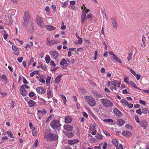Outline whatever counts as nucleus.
<instances>
[{
    "instance_id": "obj_1",
    "label": "nucleus",
    "mask_w": 149,
    "mask_h": 149,
    "mask_svg": "<svg viewBox=\"0 0 149 149\" xmlns=\"http://www.w3.org/2000/svg\"><path fill=\"white\" fill-rule=\"evenodd\" d=\"M120 82H118L117 80H114L110 82L108 81V85L110 86V89L113 92L116 91L117 89V87L120 86Z\"/></svg>"
},
{
    "instance_id": "obj_2",
    "label": "nucleus",
    "mask_w": 149,
    "mask_h": 149,
    "mask_svg": "<svg viewBox=\"0 0 149 149\" xmlns=\"http://www.w3.org/2000/svg\"><path fill=\"white\" fill-rule=\"evenodd\" d=\"M84 99L90 106L93 107L96 105V101L94 98L92 96H85L84 97Z\"/></svg>"
},
{
    "instance_id": "obj_3",
    "label": "nucleus",
    "mask_w": 149,
    "mask_h": 149,
    "mask_svg": "<svg viewBox=\"0 0 149 149\" xmlns=\"http://www.w3.org/2000/svg\"><path fill=\"white\" fill-rule=\"evenodd\" d=\"M100 102L103 106L106 107H109L112 106L113 104L109 100L106 98L101 99Z\"/></svg>"
},
{
    "instance_id": "obj_4",
    "label": "nucleus",
    "mask_w": 149,
    "mask_h": 149,
    "mask_svg": "<svg viewBox=\"0 0 149 149\" xmlns=\"http://www.w3.org/2000/svg\"><path fill=\"white\" fill-rule=\"evenodd\" d=\"M45 137L47 139V140H56L58 139V136L56 134H53L51 133L45 134Z\"/></svg>"
},
{
    "instance_id": "obj_5",
    "label": "nucleus",
    "mask_w": 149,
    "mask_h": 149,
    "mask_svg": "<svg viewBox=\"0 0 149 149\" xmlns=\"http://www.w3.org/2000/svg\"><path fill=\"white\" fill-rule=\"evenodd\" d=\"M29 87L26 85H23L20 87V93L24 96H26L27 94L26 88H29Z\"/></svg>"
},
{
    "instance_id": "obj_6",
    "label": "nucleus",
    "mask_w": 149,
    "mask_h": 149,
    "mask_svg": "<svg viewBox=\"0 0 149 149\" xmlns=\"http://www.w3.org/2000/svg\"><path fill=\"white\" fill-rule=\"evenodd\" d=\"M51 126L53 129H56L61 126L59 120H53L50 123Z\"/></svg>"
},
{
    "instance_id": "obj_7",
    "label": "nucleus",
    "mask_w": 149,
    "mask_h": 149,
    "mask_svg": "<svg viewBox=\"0 0 149 149\" xmlns=\"http://www.w3.org/2000/svg\"><path fill=\"white\" fill-rule=\"evenodd\" d=\"M51 57L53 58L56 59L59 56V53L56 50L51 51L49 52Z\"/></svg>"
},
{
    "instance_id": "obj_8",
    "label": "nucleus",
    "mask_w": 149,
    "mask_h": 149,
    "mask_svg": "<svg viewBox=\"0 0 149 149\" xmlns=\"http://www.w3.org/2000/svg\"><path fill=\"white\" fill-rule=\"evenodd\" d=\"M37 24L40 27H43L44 24L42 19L40 17H37L36 19Z\"/></svg>"
},
{
    "instance_id": "obj_9",
    "label": "nucleus",
    "mask_w": 149,
    "mask_h": 149,
    "mask_svg": "<svg viewBox=\"0 0 149 149\" xmlns=\"http://www.w3.org/2000/svg\"><path fill=\"white\" fill-rule=\"evenodd\" d=\"M37 92L40 94H44L46 91L45 88L42 86H40L37 87L36 89Z\"/></svg>"
},
{
    "instance_id": "obj_10",
    "label": "nucleus",
    "mask_w": 149,
    "mask_h": 149,
    "mask_svg": "<svg viewBox=\"0 0 149 149\" xmlns=\"http://www.w3.org/2000/svg\"><path fill=\"white\" fill-rule=\"evenodd\" d=\"M12 50L13 51V53L15 55L18 56L20 54L19 50V49L16 47L15 45H12Z\"/></svg>"
},
{
    "instance_id": "obj_11",
    "label": "nucleus",
    "mask_w": 149,
    "mask_h": 149,
    "mask_svg": "<svg viewBox=\"0 0 149 149\" xmlns=\"http://www.w3.org/2000/svg\"><path fill=\"white\" fill-rule=\"evenodd\" d=\"M61 67L63 69H65L68 65V63L67 61L64 59H63L60 63Z\"/></svg>"
},
{
    "instance_id": "obj_12",
    "label": "nucleus",
    "mask_w": 149,
    "mask_h": 149,
    "mask_svg": "<svg viewBox=\"0 0 149 149\" xmlns=\"http://www.w3.org/2000/svg\"><path fill=\"white\" fill-rule=\"evenodd\" d=\"M112 21V24L113 27L117 29L118 26V23L116 19L114 17H112L111 19Z\"/></svg>"
},
{
    "instance_id": "obj_13",
    "label": "nucleus",
    "mask_w": 149,
    "mask_h": 149,
    "mask_svg": "<svg viewBox=\"0 0 149 149\" xmlns=\"http://www.w3.org/2000/svg\"><path fill=\"white\" fill-rule=\"evenodd\" d=\"M81 9H82V13L84 14H86V15L90 11L89 9H88L85 6V5L84 4L81 7Z\"/></svg>"
},
{
    "instance_id": "obj_14",
    "label": "nucleus",
    "mask_w": 149,
    "mask_h": 149,
    "mask_svg": "<svg viewBox=\"0 0 149 149\" xmlns=\"http://www.w3.org/2000/svg\"><path fill=\"white\" fill-rule=\"evenodd\" d=\"M122 134L126 137H130L131 136L132 134L131 132L128 131H125L122 133Z\"/></svg>"
},
{
    "instance_id": "obj_15",
    "label": "nucleus",
    "mask_w": 149,
    "mask_h": 149,
    "mask_svg": "<svg viewBox=\"0 0 149 149\" xmlns=\"http://www.w3.org/2000/svg\"><path fill=\"white\" fill-rule=\"evenodd\" d=\"M72 117L70 116H66L65 119V123L68 124L70 123L72 121Z\"/></svg>"
},
{
    "instance_id": "obj_16",
    "label": "nucleus",
    "mask_w": 149,
    "mask_h": 149,
    "mask_svg": "<svg viewBox=\"0 0 149 149\" xmlns=\"http://www.w3.org/2000/svg\"><path fill=\"white\" fill-rule=\"evenodd\" d=\"M63 128L64 129L68 131H71L73 130V128L72 127L69 125H65L63 126Z\"/></svg>"
},
{
    "instance_id": "obj_17",
    "label": "nucleus",
    "mask_w": 149,
    "mask_h": 149,
    "mask_svg": "<svg viewBox=\"0 0 149 149\" xmlns=\"http://www.w3.org/2000/svg\"><path fill=\"white\" fill-rule=\"evenodd\" d=\"M140 126L143 127L145 129H146L147 126V123L145 121H141L139 123Z\"/></svg>"
},
{
    "instance_id": "obj_18",
    "label": "nucleus",
    "mask_w": 149,
    "mask_h": 149,
    "mask_svg": "<svg viewBox=\"0 0 149 149\" xmlns=\"http://www.w3.org/2000/svg\"><path fill=\"white\" fill-rule=\"evenodd\" d=\"M61 77L62 76L61 75H59L57 76L55 79V83L56 84L59 83L60 82Z\"/></svg>"
},
{
    "instance_id": "obj_19",
    "label": "nucleus",
    "mask_w": 149,
    "mask_h": 149,
    "mask_svg": "<svg viewBox=\"0 0 149 149\" xmlns=\"http://www.w3.org/2000/svg\"><path fill=\"white\" fill-rule=\"evenodd\" d=\"M23 18L24 20H30V16L28 12H25Z\"/></svg>"
},
{
    "instance_id": "obj_20",
    "label": "nucleus",
    "mask_w": 149,
    "mask_h": 149,
    "mask_svg": "<svg viewBox=\"0 0 149 149\" xmlns=\"http://www.w3.org/2000/svg\"><path fill=\"white\" fill-rule=\"evenodd\" d=\"M45 28L48 30L49 31L54 30L56 29L55 27L51 25H46L45 26Z\"/></svg>"
},
{
    "instance_id": "obj_21",
    "label": "nucleus",
    "mask_w": 149,
    "mask_h": 149,
    "mask_svg": "<svg viewBox=\"0 0 149 149\" xmlns=\"http://www.w3.org/2000/svg\"><path fill=\"white\" fill-rule=\"evenodd\" d=\"M112 143L116 146H117L118 144V139L114 138L112 140Z\"/></svg>"
},
{
    "instance_id": "obj_22",
    "label": "nucleus",
    "mask_w": 149,
    "mask_h": 149,
    "mask_svg": "<svg viewBox=\"0 0 149 149\" xmlns=\"http://www.w3.org/2000/svg\"><path fill=\"white\" fill-rule=\"evenodd\" d=\"M114 113L117 116H118L120 115L121 112L119 111V110L116 108H115L113 109V110Z\"/></svg>"
},
{
    "instance_id": "obj_23",
    "label": "nucleus",
    "mask_w": 149,
    "mask_h": 149,
    "mask_svg": "<svg viewBox=\"0 0 149 149\" xmlns=\"http://www.w3.org/2000/svg\"><path fill=\"white\" fill-rule=\"evenodd\" d=\"M37 128L34 127L33 129H32V132L33 135L34 136H36L37 135Z\"/></svg>"
},
{
    "instance_id": "obj_24",
    "label": "nucleus",
    "mask_w": 149,
    "mask_h": 149,
    "mask_svg": "<svg viewBox=\"0 0 149 149\" xmlns=\"http://www.w3.org/2000/svg\"><path fill=\"white\" fill-rule=\"evenodd\" d=\"M86 14L82 13L81 17V23H84L85 21L84 20L86 17Z\"/></svg>"
},
{
    "instance_id": "obj_25",
    "label": "nucleus",
    "mask_w": 149,
    "mask_h": 149,
    "mask_svg": "<svg viewBox=\"0 0 149 149\" xmlns=\"http://www.w3.org/2000/svg\"><path fill=\"white\" fill-rule=\"evenodd\" d=\"M117 122L118 125L120 126L123 125L125 123V121L122 119H119Z\"/></svg>"
},
{
    "instance_id": "obj_26",
    "label": "nucleus",
    "mask_w": 149,
    "mask_h": 149,
    "mask_svg": "<svg viewBox=\"0 0 149 149\" xmlns=\"http://www.w3.org/2000/svg\"><path fill=\"white\" fill-rule=\"evenodd\" d=\"M78 140L77 139H75L68 141L69 143L71 145H73L74 144L77 143H78Z\"/></svg>"
},
{
    "instance_id": "obj_27",
    "label": "nucleus",
    "mask_w": 149,
    "mask_h": 149,
    "mask_svg": "<svg viewBox=\"0 0 149 149\" xmlns=\"http://www.w3.org/2000/svg\"><path fill=\"white\" fill-rule=\"evenodd\" d=\"M142 113L144 114H147L149 113V110L147 108H143L142 109Z\"/></svg>"
},
{
    "instance_id": "obj_28",
    "label": "nucleus",
    "mask_w": 149,
    "mask_h": 149,
    "mask_svg": "<svg viewBox=\"0 0 149 149\" xmlns=\"http://www.w3.org/2000/svg\"><path fill=\"white\" fill-rule=\"evenodd\" d=\"M120 102L124 106H126L128 104V102L124 99H122L120 101Z\"/></svg>"
},
{
    "instance_id": "obj_29",
    "label": "nucleus",
    "mask_w": 149,
    "mask_h": 149,
    "mask_svg": "<svg viewBox=\"0 0 149 149\" xmlns=\"http://www.w3.org/2000/svg\"><path fill=\"white\" fill-rule=\"evenodd\" d=\"M130 85L134 88L141 90L139 88H138L135 84L132 81H130L129 82Z\"/></svg>"
},
{
    "instance_id": "obj_30",
    "label": "nucleus",
    "mask_w": 149,
    "mask_h": 149,
    "mask_svg": "<svg viewBox=\"0 0 149 149\" xmlns=\"http://www.w3.org/2000/svg\"><path fill=\"white\" fill-rule=\"evenodd\" d=\"M7 133L8 134V136L12 138H14L15 136L13 134L11 133V132L9 130H8L7 131Z\"/></svg>"
},
{
    "instance_id": "obj_31",
    "label": "nucleus",
    "mask_w": 149,
    "mask_h": 149,
    "mask_svg": "<svg viewBox=\"0 0 149 149\" xmlns=\"http://www.w3.org/2000/svg\"><path fill=\"white\" fill-rule=\"evenodd\" d=\"M78 41L75 42H74V43L76 45H78V44H80L82 42V39L81 38H80V37H78Z\"/></svg>"
},
{
    "instance_id": "obj_32",
    "label": "nucleus",
    "mask_w": 149,
    "mask_h": 149,
    "mask_svg": "<svg viewBox=\"0 0 149 149\" xmlns=\"http://www.w3.org/2000/svg\"><path fill=\"white\" fill-rule=\"evenodd\" d=\"M45 59L47 63H48L50 61V57L48 55H46L45 58Z\"/></svg>"
},
{
    "instance_id": "obj_33",
    "label": "nucleus",
    "mask_w": 149,
    "mask_h": 149,
    "mask_svg": "<svg viewBox=\"0 0 149 149\" xmlns=\"http://www.w3.org/2000/svg\"><path fill=\"white\" fill-rule=\"evenodd\" d=\"M35 102L32 100H30L29 101L28 104L30 107H32L35 104Z\"/></svg>"
},
{
    "instance_id": "obj_34",
    "label": "nucleus",
    "mask_w": 149,
    "mask_h": 149,
    "mask_svg": "<svg viewBox=\"0 0 149 149\" xmlns=\"http://www.w3.org/2000/svg\"><path fill=\"white\" fill-rule=\"evenodd\" d=\"M60 95L61 96V98L64 102L65 105H66L67 102V99L66 97L65 96L62 95Z\"/></svg>"
},
{
    "instance_id": "obj_35",
    "label": "nucleus",
    "mask_w": 149,
    "mask_h": 149,
    "mask_svg": "<svg viewBox=\"0 0 149 149\" xmlns=\"http://www.w3.org/2000/svg\"><path fill=\"white\" fill-rule=\"evenodd\" d=\"M47 96L48 98L52 97L53 96V94L51 92V91H49L47 92Z\"/></svg>"
},
{
    "instance_id": "obj_36",
    "label": "nucleus",
    "mask_w": 149,
    "mask_h": 149,
    "mask_svg": "<svg viewBox=\"0 0 149 149\" xmlns=\"http://www.w3.org/2000/svg\"><path fill=\"white\" fill-rule=\"evenodd\" d=\"M96 137L99 139H102L103 136L102 135L100 134L99 133H97L95 135Z\"/></svg>"
},
{
    "instance_id": "obj_37",
    "label": "nucleus",
    "mask_w": 149,
    "mask_h": 149,
    "mask_svg": "<svg viewBox=\"0 0 149 149\" xmlns=\"http://www.w3.org/2000/svg\"><path fill=\"white\" fill-rule=\"evenodd\" d=\"M51 79V77L49 76L47 77L46 79V83L47 84V85H49L50 84V81Z\"/></svg>"
},
{
    "instance_id": "obj_38",
    "label": "nucleus",
    "mask_w": 149,
    "mask_h": 149,
    "mask_svg": "<svg viewBox=\"0 0 149 149\" xmlns=\"http://www.w3.org/2000/svg\"><path fill=\"white\" fill-rule=\"evenodd\" d=\"M30 22V20H24V22L23 23V25L25 27L27 26Z\"/></svg>"
},
{
    "instance_id": "obj_39",
    "label": "nucleus",
    "mask_w": 149,
    "mask_h": 149,
    "mask_svg": "<svg viewBox=\"0 0 149 149\" xmlns=\"http://www.w3.org/2000/svg\"><path fill=\"white\" fill-rule=\"evenodd\" d=\"M47 44L49 45H51L54 44L53 40L47 41Z\"/></svg>"
},
{
    "instance_id": "obj_40",
    "label": "nucleus",
    "mask_w": 149,
    "mask_h": 149,
    "mask_svg": "<svg viewBox=\"0 0 149 149\" xmlns=\"http://www.w3.org/2000/svg\"><path fill=\"white\" fill-rule=\"evenodd\" d=\"M103 121L104 122H107V123H112L113 122V120L111 119H104L103 120Z\"/></svg>"
},
{
    "instance_id": "obj_41",
    "label": "nucleus",
    "mask_w": 149,
    "mask_h": 149,
    "mask_svg": "<svg viewBox=\"0 0 149 149\" xmlns=\"http://www.w3.org/2000/svg\"><path fill=\"white\" fill-rule=\"evenodd\" d=\"M38 112L39 113H41L43 114H46V111L45 109H42L41 110H38Z\"/></svg>"
},
{
    "instance_id": "obj_42",
    "label": "nucleus",
    "mask_w": 149,
    "mask_h": 149,
    "mask_svg": "<svg viewBox=\"0 0 149 149\" xmlns=\"http://www.w3.org/2000/svg\"><path fill=\"white\" fill-rule=\"evenodd\" d=\"M38 140H36L34 144L33 145V148H36L38 146Z\"/></svg>"
},
{
    "instance_id": "obj_43",
    "label": "nucleus",
    "mask_w": 149,
    "mask_h": 149,
    "mask_svg": "<svg viewBox=\"0 0 149 149\" xmlns=\"http://www.w3.org/2000/svg\"><path fill=\"white\" fill-rule=\"evenodd\" d=\"M136 112L139 114L141 115L142 114V111L141 110V109H139L136 110Z\"/></svg>"
},
{
    "instance_id": "obj_44",
    "label": "nucleus",
    "mask_w": 149,
    "mask_h": 149,
    "mask_svg": "<svg viewBox=\"0 0 149 149\" xmlns=\"http://www.w3.org/2000/svg\"><path fill=\"white\" fill-rule=\"evenodd\" d=\"M13 23V20L11 18H9V21H7V24L8 25H10Z\"/></svg>"
},
{
    "instance_id": "obj_45",
    "label": "nucleus",
    "mask_w": 149,
    "mask_h": 149,
    "mask_svg": "<svg viewBox=\"0 0 149 149\" xmlns=\"http://www.w3.org/2000/svg\"><path fill=\"white\" fill-rule=\"evenodd\" d=\"M134 118L136 121L137 123H138L140 122L139 116H138L136 115L135 116Z\"/></svg>"
},
{
    "instance_id": "obj_46",
    "label": "nucleus",
    "mask_w": 149,
    "mask_h": 149,
    "mask_svg": "<svg viewBox=\"0 0 149 149\" xmlns=\"http://www.w3.org/2000/svg\"><path fill=\"white\" fill-rule=\"evenodd\" d=\"M125 127V128L128 129H132V126L128 124H126Z\"/></svg>"
},
{
    "instance_id": "obj_47",
    "label": "nucleus",
    "mask_w": 149,
    "mask_h": 149,
    "mask_svg": "<svg viewBox=\"0 0 149 149\" xmlns=\"http://www.w3.org/2000/svg\"><path fill=\"white\" fill-rule=\"evenodd\" d=\"M1 79L3 81H7V78L6 77V76L3 74L1 77Z\"/></svg>"
},
{
    "instance_id": "obj_48",
    "label": "nucleus",
    "mask_w": 149,
    "mask_h": 149,
    "mask_svg": "<svg viewBox=\"0 0 149 149\" xmlns=\"http://www.w3.org/2000/svg\"><path fill=\"white\" fill-rule=\"evenodd\" d=\"M102 144V143H100L99 146H95L94 147L95 149H101V146Z\"/></svg>"
},
{
    "instance_id": "obj_49",
    "label": "nucleus",
    "mask_w": 149,
    "mask_h": 149,
    "mask_svg": "<svg viewBox=\"0 0 149 149\" xmlns=\"http://www.w3.org/2000/svg\"><path fill=\"white\" fill-rule=\"evenodd\" d=\"M74 134L72 132H69L67 135L69 137H72L74 136Z\"/></svg>"
},
{
    "instance_id": "obj_50",
    "label": "nucleus",
    "mask_w": 149,
    "mask_h": 149,
    "mask_svg": "<svg viewBox=\"0 0 149 149\" xmlns=\"http://www.w3.org/2000/svg\"><path fill=\"white\" fill-rule=\"evenodd\" d=\"M50 64L51 66H52L54 67L56 66V64H55L54 62L53 61H51Z\"/></svg>"
},
{
    "instance_id": "obj_51",
    "label": "nucleus",
    "mask_w": 149,
    "mask_h": 149,
    "mask_svg": "<svg viewBox=\"0 0 149 149\" xmlns=\"http://www.w3.org/2000/svg\"><path fill=\"white\" fill-rule=\"evenodd\" d=\"M35 95V94L33 92H31L29 94V96L30 97H33Z\"/></svg>"
},
{
    "instance_id": "obj_52",
    "label": "nucleus",
    "mask_w": 149,
    "mask_h": 149,
    "mask_svg": "<svg viewBox=\"0 0 149 149\" xmlns=\"http://www.w3.org/2000/svg\"><path fill=\"white\" fill-rule=\"evenodd\" d=\"M136 77V79L137 80H139L140 78V76L138 74H136L135 75H134Z\"/></svg>"
},
{
    "instance_id": "obj_53",
    "label": "nucleus",
    "mask_w": 149,
    "mask_h": 149,
    "mask_svg": "<svg viewBox=\"0 0 149 149\" xmlns=\"http://www.w3.org/2000/svg\"><path fill=\"white\" fill-rule=\"evenodd\" d=\"M107 146V145L106 142H104V145L103 146L102 148L103 149H105Z\"/></svg>"
},
{
    "instance_id": "obj_54",
    "label": "nucleus",
    "mask_w": 149,
    "mask_h": 149,
    "mask_svg": "<svg viewBox=\"0 0 149 149\" xmlns=\"http://www.w3.org/2000/svg\"><path fill=\"white\" fill-rule=\"evenodd\" d=\"M124 81L125 82H127L128 84H129V82H128L129 77H125L124 79Z\"/></svg>"
},
{
    "instance_id": "obj_55",
    "label": "nucleus",
    "mask_w": 149,
    "mask_h": 149,
    "mask_svg": "<svg viewBox=\"0 0 149 149\" xmlns=\"http://www.w3.org/2000/svg\"><path fill=\"white\" fill-rule=\"evenodd\" d=\"M8 35L7 34L5 33L3 35V37L4 39L5 40H6L8 37Z\"/></svg>"
},
{
    "instance_id": "obj_56",
    "label": "nucleus",
    "mask_w": 149,
    "mask_h": 149,
    "mask_svg": "<svg viewBox=\"0 0 149 149\" xmlns=\"http://www.w3.org/2000/svg\"><path fill=\"white\" fill-rule=\"evenodd\" d=\"M113 60H115L116 61H117V60H118V58L116 56L115 54L114 56H113Z\"/></svg>"
},
{
    "instance_id": "obj_57",
    "label": "nucleus",
    "mask_w": 149,
    "mask_h": 149,
    "mask_svg": "<svg viewBox=\"0 0 149 149\" xmlns=\"http://www.w3.org/2000/svg\"><path fill=\"white\" fill-rule=\"evenodd\" d=\"M36 72L37 71H34L31 73L30 74V77H33L34 75L36 73Z\"/></svg>"
},
{
    "instance_id": "obj_58",
    "label": "nucleus",
    "mask_w": 149,
    "mask_h": 149,
    "mask_svg": "<svg viewBox=\"0 0 149 149\" xmlns=\"http://www.w3.org/2000/svg\"><path fill=\"white\" fill-rule=\"evenodd\" d=\"M139 102L141 104H143L144 105H146V102L145 101L140 100Z\"/></svg>"
},
{
    "instance_id": "obj_59",
    "label": "nucleus",
    "mask_w": 149,
    "mask_h": 149,
    "mask_svg": "<svg viewBox=\"0 0 149 149\" xmlns=\"http://www.w3.org/2000/svg\"><path fill=\"white\" fill-rule=\"evenodd\" d=\"M23 82L24 84H28V82L27 80L24 77H23Z\"/></svg>"
},
{
    "instance_id": "obj_60",
    "label": "nucleus",
    "mask_w": 149,
    "mask_h": 149,
    "mask_svg": "<svg viewBox=\"0 0 149 149\" xmlns=\"http://www.w3.org/2000/svg\"><path fill=\"white\" fill-rule=\"evenodd\" d=\"M86 17L88 19H91L92 17V15L91 14H89L87 15Z\"/></svg>"
},
{
    "instance_id": "obj_61",
    "label": "nucleus",
    "mask_w": 149,
    "mask_h": 149,
    "mask_svg": "<svg viewBox=\"0 0 149 149\" xmlns=\"http://www.w3.org/2000/svg\"><path fill=\"white\" fill-rule=\"evenodd\" d=\"M33 43L32 42H29L28 44V46H29V47H31L33 46Z\"/></svg>"
},
{
    "instance_id": "obj_62",
    "label": "nucleus",
    "mask_w": 149,
    "mask_h": 149,
    "mask_svg": "<svg viewBox=\"0 0 149 149\" xmlns=\"http://www.w3.org/2000/svg\"><path fill=\"white\" fill-rule=\"evenodd\" d=\"M7 93L5 92L2 93L0 92V95H2V97H3L6 95Z\"/></svg>"
},
{
    "instance_id": "obj_63",
    "label": "nucleus",
    "mask_w": 149,
    "mask_h": 149,
    "mask_svg": "<svg viewBox=\"0 0 149 149\" xmlns=\"http://www.w3.org/2000/svg\"><path fill=\"white\" fill-rule=\"evenodd\" d=\"M23 58L22 57H19L17 58V60L19 63H21L23 60Z\"/></svg>"
},
{
    "instance_id": "obj_64",
    "label": "nucleus",
    "mask_w": 149,
    "mask_h": 149,
    "mask_svg": "<svg viewBox=\"0 0 149 149\" xmlns=\"http://www.w3.org/2000/svg\"><path fill=\"white\" fill-rule=\"evenodd\" d=\"M76 3V2L74 1H70V4L71 5H73Z\"/></svg>"
}]
</instances>
